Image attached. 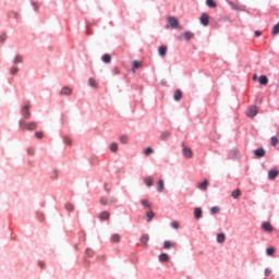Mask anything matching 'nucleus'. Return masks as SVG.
<instances>
[{"label": "nucleus", "mask_w": 279, "mask_h": 279, "mask_svg": "<svg viewBox=\"0 0 279 279\" xmlns=\"http://www.w3.org/2000/svg\"><path fill=\"white\" fill-rule=\"evenodd\" d=\"M20 125V130H28V132H34V130H36L38 128V123L37 122H25V120H20L19 122Z\"/></svg>", "instance_id": "obj_1"}, {"label": "nucleus", "mask_w": 279, "mask_h": 279, "mask_svg": "<svg viewBox=\"0 0 279 279\" xmlns=\"http://www.w3.org/2000/svg\"><path fill=\"white\" fill-rule=\"evenodd\" d=\"M29 108H32V105L29 104V101H25L22 107L23 119H29V117H32V113L29 112Z\"/></svg>", "instance_id": "obj_2"}, {"label": "nucleus", "mask_w": 279, "mask_h": 279, "mask_svg": "<svg viewBox=\"0 0 279 279\" xmlns=\"http://www.w3.org/2000/svg\"><path fill=\"white\" fill-rule=\"evenodd\" d=\"M199 21L204 25V27H208L210 23V16L208 15V13H202Z\"/></svg>", "instance_id": "obj_3"}, {"label": "nucleus", "mask_w": 279, "mask_h": 279, "mask_svg": "<svg viewBox=\"0 0 279 279\" xmlns=\"http://www.w3.org/2000/svg\"><path fill=\"white\" fill-rule=\"evenodd\" d=\"M168 23H169V25L172 27V29L178 28L179 25H180V22L178 21V19H177V17H173V16H169V17H168Z\"/></svg>", "instance_id": "obj_4"}, {"label": "nucleus", "mask_w": 279, "mask_h": 279, "mask_svg": "<svg viewBox=\"0 0 279 279\" xmlns=\"http://www.w3.org/2000/svg\"><path fill=\"white\" fill-rule=\"evenodd\" d=\"M246 114L250 118L256 117V114H258V108L256 106L250 107Z\"/></svg>", "instance_id": "obj_5"}, {"label": "nucleus", "mask_w": 279, "mask_h": 279, "mask_svg": "<svg viewBox=\"0 0 279 279\" xmlns=\"http://www.w3.org/2000/svg\"><path fill=\"white\" fill-rule=\"evenodd\" d=\"M182 149H183V156L185 158H191L193 156V150L189 147H186L185 144H182Z\"/></svg>", "instance_id": "obj_6"}, {"label": "nucleus", "mask_w": 279, "mask_h": 279, "mask_svg": "<svg viewBox=\"0 0 279 279\" xmlns=\"http://www.w3.org/2000/svg\"><path fill=\"white\" fill-rule=\"evenodd\" d=\"M262 230H264V232H274V226H271V222H263Z\"/></svg>", "instance_id": "obj_7"}, {"label": "nucleus", "mask_w": 279, "mask_h": 279, "mask_svg": "<svg viewBox=\"0 0 279 279\" xmlns=\"http://www.w3.org/2000/svg\"><path fill=\"white\" fill-rule=\"evenodd\" d=\"M142 247L147 248V243L149 241V234H143L140 239Z\"/></svg>", "instance_id": "obj_8"}, {"label": "nucleus", "mask_w": 279, "mask_h": 279, "mask_svg": "<svg viewBox=\"0 0 279 279\" xmlns=\"http://www.w3.org/2000/svg\"><path fill=\"white\" fill-rule=\"evenodd\" d=\"M100 221H106L110 219V213L109 211H101L99 215Z\"/></svg>", "instance_id": "obj_9"}, {"label": "nucleus", "mask_w": 279, "mask_h": 279, "mask_svg": "<svg viewBox=\"0 0 279 279\" xmlns=\"http://www.w3.org/2000/svg\"><path fill=\"white\" fill-rule=\"evenodd\" d=\"M208 184H210L208 180H204L203 182L198 183V189L201 191H206L208 189Z\"/></svg>", "instance_id": "obj_10"}, {"label": "nucleus", "mask_w": 279, "mask_h": 279, "mask_svg": "<svg viewBox=\"0 0 279 279\" xmlns=\"http://www.w3.org/2000/svg\"><path fill=\"white\" fill-rule=\"evenodd\" d=\"M258 82L262 86H267V84L269 83V78H267V76L265 75H262L259 76Z\"/></svg>", "instance_id": "obj_11"}, {"label": "nucleus", "mask_w": 279, "mask_h": 279, "mask_svg": "<svg viewBox=\"0 0 279 279\" xmlns=\"http://www.w3.org/2000/svg\"><path fill=\"white\" fill-rule=\"evenodd\" d=\"M279 174L278 170H269L268 172V179L269 180H276L277 175Z\"/></svg>", "instance_id": "obj_12"}, {"label": "nucleus", "mask_w": 279, "mask_h": 279, "mask_svg": "<svg viewBox=\"0 0 279 279\" xmlns=\"http://www.w3.org/2000/svg\"><path fill=\"white\" fill-rule=\"evenodd\" d=\"M158 53L161 58H165V56H167V46H160L158 49Z\"/></svg>", "instance_id": "obj_13"}, {"label": "nucleus", "mask_w": 279, "mask_h": 279, "mask_svg": "<svg viewBox=\"0 0 279 279\" xmlns=\"http://www.w3.org/2000/svg\"><path fill=\"white\" fill-rule=\"evenodd\" d=\"M102 62H105V64H110L112 62V57L108 53L104 54Z\"/></svg>", "instance_id": "obj_14"}, {"label": "nucleus", "mask_w": 279, "mask_h": 279, "mask_svg": "<svg viewBox=\"0 0 279 279\" xmlns=\"http://www.w3.org/2000/svg\"><path fill=\"white\" fill-rule=\"evenodd\" d=\"M144 183L146 184V186H154V178L151 177L145 178Z\"/></svg>", "instance_id": "obj_15"}, {"label": "nucleus", "mask_w": 279, "mask_h": 279, "mask_svg": "<svg viewBox=\"0 0 279 279\" xmlns=\"http://www.w3.org/2000/svg\"><path fill=\"white\" fill-rule=\"evenodd\" d=\"M174 101H180V99H182V90H180V89H177L175 92H174Z\"/></svg>", "instance_id": "obj_16"}, {"label": "nucleus", "mask_w": 279, "mask_h": 279, "mask_svg": "<svg viewBox=\"0 0 279 279\" xmlns=\"http://www.w3.org/2000/svg\"><path fill=\"white\" fill-rule=\"evenodd\" d=\"M254 154L257 156V158H263V156H265V149L258 148L254 151Z\"/></svg>", "instance_id": "obj_17"}, {"label": "nucleus", "mask_w": 279, "mask_h": 279, "mask_svg": "<svg viewBox=\"0 0 279 279\" xmlns=\"http://www.w3.org/2000/svg\"><path fill=\"white\" fill-rule=\"evenodd\" d=\"M159 260L160 263L169 262V255L167 253H162L161 255H159Z\"/></svg>", "instance_id": "obj_18"}, {"label": "nucleus", "mask_w": 279, "mask_h": 279, "mask_svg": "<svg viewBox=\"0 0 279 279\" xmlns=\"http://www.w3.org/2000/svg\"><path fill=\"white\" fill-rule=\"evenodd\" d=\"M157 191L159 193H162L165 191V181L163 180H159Z\"/></svg>", "instance_id": "obj_19"}, {"label": "nucleus", "mask_w": 279, "mask_h": 279, "mask_svg": "<svg viewBox=\"0 0 279 279\" xmlns=\"http://www.w3.org/2000/svg\"><path fill=\"white\" fill-rule=\"evenodd\" d=\"M202 208H195L194 209V216H195V219H202Z\"/></svg>", "instance_id": "obj_20"}, {"label": "nucleus", "mask_w": 279, "mask_h": 279, "mask_svg": "<svg viewBox=\"0 0 279 279\" xmlns=\"http://www.w3.org/2000/svg\"><path fill=\"white\" fill-rule=\"evenodd\" d=\"M231 197H233V199H239V197H241V190H235L231 193Z\"/></svg>", "instance_id": "obj_21"}, {"label": "nucleus", "mask_w": 279, "mask_h": 279, "mask_svg": "<svg viewBox=\"0 0 279 279\" xmlns=\"http://www.w3.org/2000/svg\"><path fill=\"white\" fill-rule=\"evenodd\" d=\"M71 93H73V89H71V87H63L61 89V95H71Z\"/></svg>", "instance_id": "obj_22"}, {"label": "nucleus", "mask_w": 279, "mask_h": 279, "mask_svg": "<svg viewBox=\"0 0 279 279\" xmlns=\"http://www.w3.org/2000/svg\"><path fill=\"white\" fill-rule=\"evenodd\" d=\"M193 36H195V34H193L191 32H185L183 34L184 40H191V38H193Z\"/></svg>", "instance_id": "obj_23"}, {"label": "nucleus", "mask_w": 279, "mask_h": 279, "mask_svg": "<svg viewBox=\"0 0 279 279\" xmlns=\"http://www.w3.org/2000/svg\"><path fill=\"white\" fill-rule=\"evenodd\" d=\"M173 247V243L171 241H165L163 250H171Z\"/></svg>", "instance_id": "obj_24"}, {"label": "nucleus", "mask_w": 279, "mask_h": 279, "mask_svg": "<svg viewBox=\"0 0 279 279\" xmlns=\"http://www.w3.org/2000/svg\"><path fill=\"white\" fill-rule=\"evenodd\" d=\"M14 64H21L23 62V56L17 54L14 60H13Z\"/></svg>", "instance_id": "obj_25"}, {"label": "nucleus", "mask_w": 279, "mask_h": 279, "mask_svg": "<svg viewBox=\"0 0 279 279\" xmlns=\"http://www.w3.org/2000/svg\"><path fill=\"white\" fill-rule=\"evenodd\" d=\"M169 136H171V133L166 131V132L161 133L160 138H161V141H167V138H169Z\"/></svg>", "instance_id": "obj_26"}, {"label": "nucleus", "mask_w": 279, "mask_h": 279, "mask_svg": "<svg viewBox=\"0 0 279 279\" xmlns=\"http://www.w3.org/2000/svg\"><path fill=\"white\" fill-rule=\"evenodd\" d=\"M88 84H89V86H92V88H97V81H95V78H93V77H90L89 80H88Z\"/></svg>", "instance_id": "obj_27"}, {"label": "nucleus", "mask_w": 279, "mask_h": 279, "mask_svg": "<svg viewBox=\"0 0 279 279\" xmlns=\"http://www.w3.org/2000/svg\"><path fill=\"white\" fill-rule=\"evenodd\" d=\"M141 204L144 206V208H151V203H149L148 199H143Z\"/></svg>", "instance_id": "obj_28"}, {"label": "nucleus", "mask_w": 279, "mask_h": 279, "mask_svg": "<svg viewBox=\"0 0 279 279\" xmlns=\"http://www.w3.org/2000/svg\"><path fill=\"white\" fill-rule=\"evenodd\" d=\"M208 8H217V2L215 0H206Z\"/></svg>", "instance_id": "obj_29"}, {"label": "nucleus", "mask_w": 279, "mask_h": 279, "mask_svg": "<svg viewBox=\"0 0 279 279\" xmlns=\"http://www.w3.org/2000/svg\"><path fill=\"white\" fill-rule=\"evenodd\" d=\"M142 63L140 61H133V73L136 72L135 69H141Z\"/></svg>", "instance_id": "obj_30"}, {"label": "nucleus", "mask_w": 279, "mask_h": 279, "mask_svg": "<svg viewBox=\"0 0 279 279\" xmlns=\"http://www.w3.org/2000/svg\"><path fill=\"white\" fill-rule=\"evenodd\" d=\"M110 150L113 153V154H117V151L119 150V146L117 145V143H112L110 145Z\"/></svg>", "instance_id": "obj_31"}, {"label": "nucleus", "mask_w": 279, "mask_h": 279, "mask_svg": "<svg viewBox=\"0 0 279 279\" xmlns=\"http://www.w3.org/2000/svg\"><path fill=\"white\" fill-rule=\"evenodd\" d=\"M111 241L113 243H119V241H121V235H119L118 233L113 234Z\"/></svg>", "instance_id": "obj_32"}, {"label": "nucleus", "mask_w": 279, "mask_h": 279, "mask_svg": "<svg viewBox=\"0 0 279 279\" xmlns=\"http://www.w3.org/2000/svg\"><path fill=\"white\" fill-rule=\"evenodd\" d=\"M217 241H218V243H225L226 234H223V233L218 234Z\"/></svg>", "instance_id": "obj_33"}, {"label": "nucleus", "mask_w": 279, "mask_h": 279, "mask_svg": "<svg viewBox=\"0 0 279 279\" xmlns=\"http://www.w3.org/2000/svg\"><path fill=\"white\" fill-rule=\"evenodd\" d=\"M128 135H122L120 136V143H122V145H128Z\"/></svg>", "instance_id": "obj_34"}, {"label": "nucleus", "mask_w": 279, "mask_h": 279, "mask_svg": "<svg viewBox=\"0 0 279 279\" xmlns=\"http://www.w3.org/2000/svg\"><path fill=\"white\" fill-rule=\"evenodd\" d=\"M147 221H151L155 217V214L153 210L146 213Z\"/></svg>", "instance_id": "obj_35"}, {"label": "nucleus", "mask_w": 279, "mask_h": 279, "mask_svg": "<svg viewBox=\"0 0 279 279\" xmlns=\"http://www.w3.org/2000/svg\"><path fill=\"white\" fill-rule=\"evenodd\" d=\"M266 254H268V256H274V254H276V248L274 247H268L266 250Z\"/></svg>", "instance_id": "obj_36"}, {"label": "nucleus", "mask_w": 279, "mask_h": 279, "mask_svg": "<svg viewBox=\"0 0 279 279\" xmlns=\"http://www.w3.org/2000/svg\"><path fill=\"white\" fill-rule=\"evenodd\" d=\"M85 253L86 256H88L89 258H93V256H95V251H93V248H87Z\"/></svg>", "instance_id": "obj_37"}, {"label": "nucleus", "mask_w": 279, "mask_h": 279, "mask_svg": "<svg viewBox=\"0 0 279 279\" xmlns=\"http://www.w3.org/2000/svg\"><path fill=\"white\" fill-rule=\"evenodd\" d=\"M145 156H150V154H154V148L148 147L144 150Z\"/></svg>", "instance_id": "obj_38"}, {"label": "nucleus", "mask_w": 279, "mask_h": 279, "mask_svg": "<svg viewBox=\"0 0 279 279\" xmlns=\"http://www.w3.org/2000/svg\"><path fill=\"white\" fill-rule=\"evenodd\" d=\"M278 34H279V23L277 25H275L272 28V35L276 36Z\"/></svg>", "instance_id": "obj_39"}, {"label": "nucleus", "mask_w": 279, "mask_h": 279, "mask_svg": "<svg viewBox=\"0 0 279 279\" xmlns=\"http://www.w3.org/2000/svg\"><path fill=\"white\" fill-rule=\"evenodd\" d=\"M10 73H11V75H16V73H19V68L17 66L11 68Z\"/></svg>", "instance_id": "obj_40"}, {"label": "nucleus", "mask_w": 279, "mask_h": 279, "mask_svg": "<svg viewBox=\"0 0 279 279\" xmlns=\"http://www.w3.org/2000/svg\"><path fill=\"white\" fill-rule=\"evenodd\" d=\"M271 145H272V147H276V145H278V137H276V136L271 137Z\"/></svg>", "instance_id": "obj_41"}, {"label": "nucleus", "mask_w": 279, "mask_h": 279, "mask_svg": "<svg viewBox=\"0 0 279 279\" xmlns=\"http://www.w3.org/2000/svg\"><path fill=\"white\" fill-rule=\"evenodd\" d=\"M219 207L215 206L210 209L211 215H217L219 213Z\"/></svg>", "instance_id": "obj_42"}, {"label": "nucleus", "mask_w": 279, "mask_h": 279, "mask_svg": "<svg viewBox=\"0 0 279 279\" xmlns=\"http://www.w3.org/2000/svg\"><path fill=\"white\" fill-rule=\"evenodd\" d=\"M171 228H173L174 230H178V228H180V223L178 221H172Z\"/></svg>", "instance_id": "obj_43"}, {"label": "nucleus", "mask_w": 279, "mask_h": 279, "mask_svg": "<svg viewBox=\"0 0 279 279\" xmlns=\"http://www.w3.org/2000/svg\"><path fill=\"white\" fill-rule=\"evenodd\" d=\"M73 208H74L73 204L71 203L65 204V209L69 210L70 213L73 210Z\"/></svg>", "instance_id": "obj_44"}, {"label": "nucleus", "mask_w": 279, "mask_h": 279, "mask_svg": "<svg viewBox=\"0 0 279 279\" xmlns=\"http://www.w3.org/2000/svg\"><path fill=\"white\" fill-rule=\"evenodd\" d=\"M35 136H36V138H44L45 133L38 131V132L35 133Z\"/></svg>", "instance_id": "obj_45"}, {"label": "nucleus", "mask_w": 279, "mask_h": 279, "mask_svg": "<svg viewBox=\"0 0 279 279\" xmlns=\"http://www.w3.org/2000/svg\"><path fill=\"white\" fill-rule=\"evenodd\" d=\"M100 204H101L102 206H108V199H107L106 197H101V198H100Z\"/></svg>", "instance_id": "obj_46"}, {"label": "nucleus", "mask_w": 279, "mask_h": 279, "mask_svg": "<svg viewBox=\"0 0 279 279\" xmlns=\"http://www.w3.org/2000/svg\"><path fill=\"white\" fill-rule=\"evenodd\" d=\"M229 5H231L232 10H241V7L234 4L233 2H229Z\"/></svg>", "instance_id": "obj_47"}, {"label": "nucleus", "mask_w": 279, "mask_h": 279, "mask_svg": "<svg viewBox=\"0 0 279 279\" xmlns=\"http://www.w3.org/2000/svg\"><path fill=\"white\" fill-rule=\"evenodd\" d=\"M5 38H8V35L5 34L0 35V43H5Z\"/></svg>", "instance_id": "obj_48"}, {"label": "nucleus", "mask_w": 279, "mask_h": 279, "mask_svg": "<svg viewBox=\"0 0 279 279\" xmlns=\"http://www.w3.org/2000/svg\"><path fill=\"white\" fill-rule=\"evenodd\" d=\"M265 276H266V277L271 276V269L266 268V269H265Z\"/></svg>", "instance_id": "obj_49"}, {"label": "nucleus", "mask_w": 279, "mask_h": 279, "mask_svg": "<svg viewBox=\"0 0 279 279\" xmlns=\"http://www.w3.org/2000/svg\"><path fill=\"white\" fill-rule=\"evenodd\" d=\"M64 143H65V145H71V138L64 137Z\"/></svg>", "instance_id": "obj_50"}, {"label": "nucleus", "mask_w": 279, "mask_h": 279, "mask_svg": "<svg viewBox=\"0 0 279 279\" xmlns=\"http://www.w3.org/2000/svg\"><path fill=\"white\" fill-rule=\"evenodd\" d=\"M33 7H34V10H35V12H38V3H36V2H33Z\"/></svg>", "instance_id": "obj_51"}, {"label": "nucleus", "mask_w": 279, "mask_h": 279, "mask_svg": "<svg viewBox=\"0 0 279 279\" xmlns=\"http://www.w3.org/2000/svg\"><path fill=\"white\" fill-rule=\"evenodd\" d=\"M97 260H106V255H99V256L97 257Z\"/></svg>", "instance_id": "obj_52"}, {"label": "nucleus", "mask_w": 279, "mask_h": 279, "mask_svg": "<svg viewBox=\"0 0 279 279\" xmlns=\"http://www.w3.org/2000/svg\"><path fill=\"white\" fill-rule=\"evenodd\" d=\"M53 174H54V175L51 177V178H52V180H56V178H58V170H54V171H53Z\"/></svg>", "instance_id": "obj_53"}, {"label": "nucleus", "mask_w": 279, "mask_h": 279, "mask_svg": "<svg viewBox=\"0 0 279 279\" xmlns=\"http://www.w3.org/2000/svg\"><path fill=\"white\" fill-rule=\"evenodd\" d=\"M38 265H39V267H40L41 269H45V263H44V262H39Z\"/></svg>", "instance_id": "obj_54"}, {"label": "nucleus", "mask_w": 279, "mask_h": 279, "mask_svg": "<svg viewBox=\"0 0 279 279\" xmlns=\"http://www.w3.org/2000/svg\"><path fill=\"white\" fill-rule=\"evenodd\" d=\"M262 34H263V33H262L260 31H256V32H255V36H257V37H258V36H262Z\"/></svg>", "instance_id": "obj_55"}, {"label": "nucleus", "mask_w": 279, "mask_h": 279, "mask_svg": "<svg viewBox=\"0 0 279 279\" xmlns=\"http://www.w3.org/2000/svg\"><path fill=\"white\" fill-rule=\"evenodd\" d=\"M28 154H29V156H34V149L29 148Z\"/></svg>", "instance_id": "obj_56"}, {"label": "nucleus", "mask_w": 279, "mask_h": 279, "mask_svg": "<svg viewBox=\"0 0 279 279\" xmlns=\"http://www.w3.org/2000/svg\"><path fill=\"white\" fill-rule=\"evenodd\" d=\"M253 80H254V82H256V80H258V76L256 74H254Z\"/></svg>", "instance_id": "obj_57"}, {"label": "nucleus", "mask_w": 279, "mask_h": 279, "mask_svg": "<svg viewBox=\"0 0 279 279\" xmlns=\"http://www.w3.org/2000/svg\"><path fill=\"white\" fill-rule=\"evenodd\" d=\"M112 204H117V198H111Z\"/></svg>", "instance_id": "obj_58"}, {"label": "nucleus", "mask_w": 279, "mask_h": 279, "mask_svg": "<svg viewBox=\"0 0 279 279\" xmlns=\"http://www.w3.org/2000/svg\"><path fill=\"white\" fill-rule=\"evenodd\" d=\"M13 14H14V17H15V19L19 16V14H16V13H13Z\"/></svg>", "instance_id": "obj_59"}, {"label": "nucleus", "mask_w": 279, "mask_h": 279, "mask_svg": "<svg viewBox=\"0 0 279 279\" xmlns=\"http://www.w3.org/2000/svg\"><path fill=\"white\" fill-rule=\"evenodd\" d=\"M113 71H114L116 73H119V70H118V69H114Z\"/></svg>", "instance_id": "obj_60"}, {"label": "nucleus", "mask_w": 279, "mask_h": 279, "mask_svg": "<svg viewBox=\"0 0 279 279\" xmlns=\"http://www.w3.org/2000/svg\"><path fill=\"white\" fill-rule=\"evenodd\" d=\"M278 88H279V78H278Z\"/></svg>", "instance_id": "obj_61"}]
</instances>
